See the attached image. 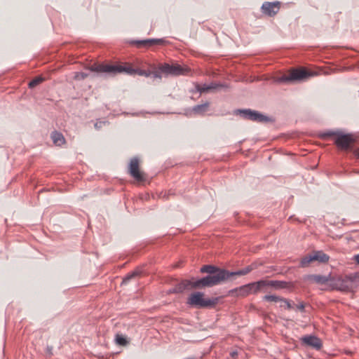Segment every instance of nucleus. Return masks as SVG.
Here are the masks:
<instances>
[{
    "label": "nucleus",
    "mask_w": 359,
    "mask_h": 359,
    "mask_svg": "<svg viewBox=\"0 0 359 359\" xmlns=\"http://www.w3.org/2000/svg\"><path fill=\"white\" fill-rule=\"evenodd\" d=\"M257 268L256 263H252L241 269L236 271H230L212 264L203 265L200 269L202 273L209 274L208 282L212 283V287L219 285L228 280H234L236 276H245Z\"/></svg>",
    "instance_id": "f257e3e1"
},
{
    "label": "nucleus",
    "mask_w": 359,
    "mask_h": 359,
    "mask_svg": "<svg viewBox=\"0 0 359 359\" xmlns=\"http://www.w3.org/2000/svg\"><path fill=\"white\" fill-rule=\"evenodd\" d=\"M92 72H96L104 76H114L120 73H125L128 75L138 74L146 77H152L157 69L156 66L151 67V70H143L135 69L130 65H120L111 63H95L88 68Z\"/></svg>",
    "instance_id": "f03ea898"
},
{
    "label": "nucleus",
    "mask_w": 359,
    "mask_h": 359,
    "mask_svg": "<svg viewBox=\"0 0 359 359\" xmlns=\"http://www.w3.org/2000/svg\"><path fill=\"white\" fill-rule=\"evenodd\" d=\"M209 274L201 278H191L190 280L183 279L175 287L170 288L167 291L168 294L182 293L185 290L190 289H204L212 287V283L209 281Z\"/></svg>",
    "instance_id": "7ed1b4c3"
},
{
    "label": "nucleus",
    "mask_w": 359,
    "mask_h": 359,
    "mask_svg": "<svg viewBox=\"0 0 359 359\" xmlns=\"http://www.w3.org/2000/svg\"><path fill=\"white\" fill-rule=\"evenodd\" d=\"M334 137V144L341 151H350L353 149V144L355 139L351 134H345L341 130H327L320 135V137L325 139L329 137Z\"/></svg>",
    "instance_id": "20e7f679"
},
{
    "label": "nucleus",
    "mask_w": 359,
    "mask_h": 359,
    "mask_svg": "<svg viewBox=\"0 0 359 359\" xmlns=\"http://www.w3.org/2000/svg\"><path fill=\"white\" fill-rule=\"evenodd\" d=\"M155 73L154 74V79L161 80L163 75L164 76H179L187 75L190 72V69L187 67H182L179 64L175 63L170 65L168 63L159 64L156 67Z\"/></svg>",
    "instance_id": "39448f33"
},
{
    "label": "nucleus",
    "mask_w": 359,
    "mask_h": 359,
    "mask_svg": "<svg viewBox=\"0 0 359 359\" xmlns=\"http://www.w3.org/2000/svg\"><path fill=\"white\" fill-rule=\"evenodd\" d=\"M205 294L201 292H194L187 298V304L196 309L214 308L219 302V297L204 298Z\"/></svg>",
    "instance_id": "423d86ee"
},
{
    "label": "nucleus",
    "mask_w": 359,
    "mask_h": 359,
    "mask_svg": "<svg viewBox=\"0 0 359 359\" xmlns=\"http://www.w3.org/2000/svg\"><path fill=\"white\" fill-rule=\"evenodd\" d=\"M317 72L299 68L292 70L288 75H283L278 79L280 83H294L304 81L311 76L317 75Z\"/></svg>",
    "instance_id": "0eeeda50"
},
{
    "label": "nucleus",
    "mask_w": 359,
    "mask_h": 359,
    "mask_svg": "<svg viewBox=\"0 0 359 359\" xmlns=\"http://www.w3.org/2000/svg\"><path fill=\"white\" fill-rule=\"evenodd\" d=\"M234 114L236 115H240L245 120H250L257 123H269L273 121V119L271 117L251 109H238L235 110Z\"/></svg>",
    "instance_id": "6e6552de"
},
{
    "label": "nucleus",
    "mask_w": 359,
    "mask_h": 359,
    "mask_svg": "<svg viewBox=\"0 0 359 359\" xmlns=\"http://www.w3.org/2000/svg\"><path fill=\"white\" fill-rule=\"evenodd\" d=\"M348 282V280H345L343 276H332L331 275L328 281L329 285L332 290H337L343 292L349 290Z\"/></svg>",
    "instance_id": "1a4fd4ad"
},
{
    "label": "nucleus",
    "mask_w": 359,
    "mask_h": 359,
    "mask_svg": "<svg viewBox=\"0 0 359 359\" xmlns=\"http://www.w3.org/2000/svg\"><path fill=\"white\" fill-rule=\"evenodd\" d=\"M128 172L137 181L142 182L145 180L144 174L140 170L139 159L137 157H134L130 160Z\"/></svg>",
    "instance_id": "9d476101"
},
{
    "label": "nucleus",
    "mask_w": 359,
    "mask_h": 359,
    "mask_svg": "<svg viewBox=\"0 0 359 359\" xmlns=\"http://www.w3.org/2000/svg\"><path fill=\"white\" fill-rule=\"evenodd\" d=\"M302 344L304 346L313 348L316 351L321 349L323 344L321 340L315 335H306L301 339Z\"/></svg>",
    "instance_id": "9b49d317"
},
{
    "label": "nucleus",
    "mask_w": 359,
    "mask_h": 359,
    "mask_svg": "<svg viewBox=\"0 0 359 359\" xmlns=\"http://www.w3.org/2000/svg\"><path fill=\"white\" fill-rule=\"evenodd\" d=\"M280 3L278 1L276 2H264L262 6V12L269 15L273 16L275 15L280 9Z\"/></svg>",
    "instance_id": "f8f14e48"
},
{
    "label": "nucleus",
    "mask_w": 359,
    "mask_h": 359,
    "mask_svg": "<svg viewBox=\"0 0 359 359\" xmlns=\"http://www.w3.org/2000/svg\"><path fill=\"white\" fill-rule=\"evenodd\" d=\"M271 290H280L282 289H287L291 290L294 288V283L283 280H269Z\"/></svg>",
    "instance_id": "ddd939ff"
},
{
    "label": "nucleus",
    "mask_w": 359,
    "mask_h": 359,
    "mask_svg": "<svg viewBox=\"0 0 359 359\" xmlns=\"http://www.w3.org/2000/svg\"><path fill=\"white\" fill-rule=\"evenodd\" d=\"M250 294L249 283L231 289L229 291V294L232 297H245Z\"/></svg>",
    "instance_id": "4468645a"
},
{
    "label": "nucleus",
    "mask_w": 359,
    "mask_h": 359,
    "mask_svg": "<svg viewBox=\"0 0 359 359\" xmlns=\"http://www.w3.org/2000/svg\"><path fill=\"white\" fill-rule=\"evenodd\" d=\"M163 42V39H149L144 40L135 41L133 43L136 44L137 47H149L155 45L162 44Z\"/></svg>",
    "instance_id": "2eb2a0df"
},
{
    "label": "nucleus",
    "mask_w": 359,
    "mask_h": 359,
    "mask_svg": "<svg viewBox=\"0 0 359 359\" xmlns=\"http://www.w3.org/2000/svg\"><path fill=\"white\" fill-rule=\"evenodd\" d=\"M330 278V275L329 276H323V275H308L305 277V280H311L318 284H325L327 283Z\"/></svg>",
    "instance_id": "dca6fc26"
},
{
    "label": "nucleus",
    "mask_w": 359,
    "mask_h": 359,
    "mask_svg": "<svg viewBox=\"0 0 359 359\" xmlns=\"http://www.w3.org/2000/svg\"><path fill=\"white\" fill-rule=\"evenodd\" d=\"M209 107L210 102H206L203 104L194 106L191 111L196 115L203 116L208 111Z\"/></svg>",
    "instance_id": "f3484780"
},
{
    "label": "nucleus",
    "mask_w": 359,
    "mask_h": 359,
    "mask_svg": "<svg viewBox=\"0 0 359 359\" xmlns=\"http://www.w3.org/2000/svg\"><path fill=\"white\" fill-rule=\"evenodd\" d=\"M312 257L314 261H317L319 263H326L329 260V256L324 253L323 251H315L314 254L312 255Z\"/></svg>",
    "instance_id": "a211bd4d"
},
{
    "label": "nucleus",
    "mask_w": 359,
    "mask_h": 359,
    "mask_svg": "<svg viewBox=\"0 0 359 359\" xmlns=\"http://www.w3.org/2000/svg\"><path fill=\"white\" fill-rule=\"evenodd\" d=\"M51 138L53 143L57 146H61L65 142L63 135L57 131H54L51 133Z\"/></svg>",
    "instance_id": "6ab92c4d"
},
{
    "label": "nucleus",
    "mask_w": 359,
    "mask_h": 359,
    "mask_svg": "<svg viewBox=\"0 0 359 359\" xmlns=\"http://www.w3.org/2000/svg\"><path fill=\"white\" fill-rule=\"evenodd\" d=\"M344 278L345 280H348V285L349 286L350 290L353 287V283L359 280V273L346 275Z\"/></svg>",
    "instance_id": "aec40b11"
},
{
    "label": "nucleus",
    "mask_w": 359,
    "mask_h": 359,
    "mask_svg": "<svg viewBox=\"0 0 359 359\" xmlns=\"http://www.w3.org/2000/svg\"><path fill=\"white\" fill-rule=\"evenodd\" d=\"M115 341L119 346H127L129 344L128 339L123 334H116L115 336Z\"/></svg>",
    "instance_id": "412c9836"
},
{
    "label": "nucleus",
    "mask_w": 359,
    "mask_h": 359,
    "mask_svg": "<svg viewBox=\"0 0 359 359\" xmlns=\"http://www.w3.org/2000/svg\"><path fill=\"white\" fill-rule=\"evenodd\" d=\"M313 262V259L312 257V255H307L301 259L300 263H299V266H301L302 268L307 267V266H309L310 263H311Z\"/></svg>",
    "instance_id": "4be33fe9"
},
{
    "label": "nucleus",
    "mask_w": 359,
    "mask_h": 359,
    "mask_svg": "<svg viewBox=\"0 0 359 359\" xmlns=\"http://www.w3.org/2000/svg\"><path fill=\"white\" fill-rule=\"evenodd\" d=\"M259 283H261L260 290L264 292H269L271 291V286H269V282L267 279H262L258 280Z\"/></svg>",
    "instance_id": "5701e85b"
},
{
    "label": "nucleus",
    "mask_w": 359,
    "mask_h": 359,
    "mask_svg": "<svg viewBox=\"0 0 359 359\" xmlns=\"http://www.w3.org/2000/svg\"><path fill=\"white\" fill-rule=\"evenodd\" d=\"M263 300L270 302H280L283 300V297L275 294H266L263 297Z\"/></svg>",
    "instance_id": "b1692460"
},
{
    "label": "nucleus",
    "mask_w": 359,
    "mask_h": 359,
    "mask_svg": "<svg viewBox=\"0 0 359 359\" xmlns=\"http://www.w3.org/2000/svg\"><path fill=\"white\" fill-rule=\"evenodd\" d=\"M44 81V78L41 76H39L33 79L32 81L29 82V88H34L40 83H41Z\"/></svg>",
    "instance_id": "393cba45"
},
{
    "label": "nucleus",
    "mask_w": 359,
    "mask_h": 359,
    "mask_svg": "<svg viewBox=\"0 0 359 359\" xmlns=\"http://www.w3.org/2000/svg\"><path fill=\"white\" fill-rule=\"evenodd\" d=\"M294 304L293 302L283 297L280 307H283L285 309L290 310L294 308Z\"/></svg>",
    "instance_id": "a878e982"
},
{
    "label": "nucleus",
    "mask_w": 359,
    "mask_h": 359,
    "mask_svg": "<svg viewBox=\"0 0 359 359\" xmlns=\"http://www.w3.org/2000/svg\"><path fill=\"white\" fill-rule=\"evenodd\" d=\"M260 285H261V283H259L258 281L250 283H249L250 292L253 293V294H257V293L261 292Z\"/></svg>",
    "instance_id": "bb28decb"
},
{
    "label": "nucleus",
    "mask_w": 359,
    "mask_h": 359,
    "mask_svg": "<svg viewBox=\"0 0 359 359\" xmlns=\"http://www.w3.org/2000/svg\"><path fill=\"white\" fill-rule=\"evenodd\" d=\"M140 274V272L138 270H135L130 273H128L122 281V285L127 284L132 278L139 276Z\"/></svg>",
    "instance_id": "cd10ccee"
},
{
    "label": "nucleus",
    "mask_w": 359,
    "mask_h": 359,
    "mask_svg": "<svg viewBox=\"0 0 359 359\" xmlns=\"http://www.w3.org/2000/svg\"><path fill=\"white\" fill-rule=\"evenodd\" d=\"M208 86L209 91L213 90H217L220 88H228V86L226 84L220 83H217L215 82H212L210 84H208Z\"/></svg>",
    "instance_id": "c85d7f7f"
},
{
    "label": "nucleus",
    "mask_w": 359,
    "mask_h": 359,
    "mask_svg": "<svg viewBox=\"0 0 359 359\" xmlns=\"http://www.w3.org/2000/svg\"><path fill=\"white\" fill-rule=\"evenodd\" d=\"M195 88H196L195 91L196 92H198L201 94H202L203 93L209 92L208 84H205V83L203 84V85H200L198 83H196L195 85Z\"/></svg>",
    "instance_id": "c756f323"
},
{
    "label": "nucleus",
    "mask_w": 359,
    "mask_h": 359,
    "mask_svg": "<svg viewBox=\"0 0 359 359\" xmlns=\"http://www.w3.org/2000/svg\"><path fill=\"white\" fill-rule=\"evenodd\" d=\"M90 74L86 72H75L74 79L75 80L81 81L86 79Z\"/></svg>",
    "instance_id": "7c9ffc66"
},
{
    "label": "nucleus",
    "mask_w": 359,
    "mask_h": 359,
    "mask_svg": "<svg viewBox=\"0 0 359 359\" xmlns=\"http://www.w3.org/2000/svg\"><path fill=\"white\" fill-rule=\"evenodd\" d=\"M53 347L52 346L47 345L46 348V356L48 358H50L53 355Z\"/></svg>",
    "instance_id": "2f4dec72"
},
{
    "label": "nucleus",
    "mask_w": 359,
    "mask_h": 359,
    "mask_svg": "<svg viewBox=\"0 0 359 359\" xmlns=\"http://www.w3.org/2000/svg\"><path fill=\"white\" fill-rule=\"evenodd\" d=\"M297 309H298L302 313H304L306 311L305 310V304L304 302H300L298 304L295 305Z\"/></svg>",
    "instance_id": "473e14b6"
},
{
    "label": "nucleus",
    "mask_w": 359,
    "mask_h": 359,
    "mask_svg": "<svg viewBox=\"0 0 359 359\" xmlns=\"http://www.w3.org/2000/svg\"><path fill=\"white\" fill-rule=\"evenodd\" d=\"M105 121H100V122H96L94 125L95 128L97 129V130H99L102 128V125L103 124H105Z\"/></svg>",
    "instance_id": "72a5a7b5"
},
{
    "label": "nucleus",
    "mask_w": 359,
    "mask_h": 359,
    "mask_svg": "<svg viewBox=\"0 0 359 359\" xmlns=\"http://www.w3.org/2000/svg\"><path fill=\"white\" fill-rule=\"evenodd\" d=\"M354 260L359 264V254L354 256Z\"/></svg>",
    "instance_id": "f704fd0d"
},
{
    "label": "nucleus",
    "mask_w": 359,
    "mask_h": 359,
    "mask_svg": "<svg viewBox=\"0 0 359 359\" xmlns=\"http://www.w3.org/2000/svg\"><path fill=\"white\" fill-rule=\"evenodd\" d=\"M237 355H238V353H237L236 351H233V352L231 353V355L233 358H235Z\"/></svg>",
    "instance_id": "c9c22d12"
},
{
    "label": "nucleus",
    "mask_w": 359,
    "mask_h": 359,
    "mask_svg": "<svg viewBox=\"0 0 359 359\" xmlns=\"http://www.w3.org/2000/svg\"><path fill=\"white\" fill-rule=\"evenodd\" d=\"M353 153L355 154V156H357L359 158V150L355 149L354 150Z\"/></svg>",
    "instance_id": "e433bc0d"
}]
</instances>
